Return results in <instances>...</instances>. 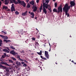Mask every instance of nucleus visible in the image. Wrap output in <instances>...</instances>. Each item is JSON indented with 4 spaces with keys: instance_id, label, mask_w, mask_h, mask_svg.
<instances>
[{
    "instance_id": "f257e3e1",
    "label": "nucleus",
    "mask_w": 76,
    "mask_h": 76,
    "mask_svg": "<svg viewBox=\"0 0 76 76\" xmlns=\"http://www.w3.org/2000/svg\"><path fill=\"white\" fill-rule=\"evenodd\" d=\"M70 9V6H69V5L67 4H65V5L63 8V11L65 12V15H67V17H69L70 16V15L67 12H69V10Z\"/></svg>"
},
{
    "instance_id": "f03ea898",
    "label": "nucleus",
    "mask_w": 76,
    "mask_h": 76,
    "mask_svg": "<svg viewBox=\"0 0 76 76\" xmlns=\"http://www.w3.org/2000/svg\"><path fill=\"white\" fill-rule=\"evenodd\" d=\"M29 3L30 4H31V5H33V6L32 7V9H33V12H36V11L37 10V8L34 4H35L34 1V0L31 1H30Z\"/></svg>"
},
{
    "instance_id": "7ed1b4c3",
    "label": "nucleus",
    "mask_w": 76,
    "mask_h": 76,
    "mask_svg": "<svg viewBox=\"0 0 76 76\" xmlns=\"http://www.w3.org/2000/svg\"><path fill=\"white\" fill-rule=\"evenodd\" d=\"M43 12L45 14H46L47 11H46V9H45V8L46 9H47L48 8V5H46L45 6V4H43Z\"/></svg>"
},
{
    "instance_id": "20e7f679",
    "label": "nucleus",
    "mask_w": 76,
    "mask_h": 76,
    "mask_svg": "<svg viewBox=\"0 0 76 76\" xmlns=\"http://www.w3.org/2000/svg\"><path fill=\"white\" fill-rule=\"evenodd\" d=\"M19 4H20L21 6H22L24 7H26V3L23 1H19Z\"/></svg>"
},
{
    "instance_id": "39448f33",
    "label": "nucleus",
    "mask_w": 76,
    "mask_h": 76,
    "mask_svg": "<svg viewBox=\"0 0 76 76\" xmlns=\"http://www.w3.org/2000/svg\"><path fill=\"white\" fill-rule=\"evenodd\" d=\"M5 76H8L10 75L9 73V69L8 68H6L5 69Z\"/></svg>"
},
{
    "instance_id": "423d86ee",
    "label": "nucleus",
    "mask_w": 76,
    "mask_h": 76,
    "mask_svg": "<svg viewBox=\"0 0 76 76\" xmlns=\"http://www.w3.org/2000/svg\"><path fill=\"white\" fill-rule=\"evenodd\" d=\"M10 53L12 54L14 56H15V55H18V54L17 53H16V52H15V50H11L10 51Z\"/></svg>"
},
{
    "instance_id": "0eeeda50",
    "label": "nucleus",
    "mask_w": 76,
    "mask_h": 76,
    "mask_svg": "<svg viewBox=\"0 0 76 76\" xmlns=\"http://www.w3.org/2000/svg\"><path fill=\"white\" fill-rule=\"evenodd\" d=\"M62 12V7L60 6L58 8V13H60V12Z\"/></svg>"
},
{
    "instance_id": "6e6552de",
    "label": "nucleus",
    "mask_w": 76,
    "mask_h": 76,
    "mask_svg": "<svg viewBox=\"0 0 76 76\" xmlns=\"http://www.w3.org/2000/svg\"><path fill=\"white\" fill-rule=\"evenodd\" d=\"M70 4L71 6H70V7H72L73 6H74L75 5V3L74 2V1H72L70 2Z\"/></svg>"
},
{
    "instance_id": "1a4fd4ad",
    "label": "nucleus",
    "mask_w": 76,
    "mask_h": 76,
    "mask_svg": "<svg viewBox=\"0 0 76 76\" xmlns=\"http://www.w3.org/2000/svg\"><path fill=\"white\" fill-rule=\"evenodd\" d=\"M11 12H13V11H14L15 12V7H14V4H12V5L11 7Z\"/></svg>"
},
{
    "instance_id": "9d476101",
    "label": "nucleus",
    "mask_w": 76,
    "mask_h": 76,
    "mask_svg": "<svg viewBox=\"0 0 76 76\" xmlns=\"http://www.w3.org/2000/svg\"><path fill=\"white\" fill-rule=\"evenodd\" d=\"M17 66H20L21 65V63L20 62L17 61L15 62Z\"/></svg>"
},
{
    "instance_id": "9b49d317",
    "label": "nucleus",
    "mask_w": 76,
    "mask_h": 76,
    "mask_svg": "<svg viewBox=\"0 0 76 76\" xmlns=\"http://www.w3.org/2000/svg\"><path fill=\"white\" fill-rule=\"evenodd\" d=\"M0 37H1L2 38H3V39H7L8 38V37H7V36H5L4 35H0Z\"/></svg>"
},
{
    "instance_id": "f8f14e48",
    "label": "nucleus",
    "mask_w": 76,
    "mask_h": 76,
    "mask_svg": "<svg viewBox=\"0 0 76 76\" xmlns=\"http://www.w3.org/2000/svg\"><path fill=\"white\" fill-rule=\"evenodd\" d=\"M45 56L46 57V58H48V52L47 51H45Z\"/></svg>"
},
{
    "instance_id": "ddd939ff",
    "label": "nucleus",
    "mask_w": 76,
    "mask_h": 76,
    "mask_svg": "<svg viewBox=\"0 0 76 76\" xmlns=\"http://www.w3.org/2000/svg\"><path fill=\"white\" fill-rule=\"evenodd\" d=\"M42 4H43H43H45V6H48V3L47 2H45L46 3H47V4H45V3H44V2L45 1L44 0H42Z\"/></svg>"
},
{
    "instance_id": "4468645a",
    "label": "nucleus",
    "mask_w": 76,
    "mask_h": 76,
    "mask_svg": "<svg viewBox=\"0 0 76 76\" xmlns=\"http://www.w3.org/2000/svg\"><path fill=\"white\" fill-rule=\"evenodd\" d=\"M0 68H3L4 69H6V67L2 66L1 64H0Z\"/></svg>"
},
{
    "instance_id": "2eb2a0df",
    "label": "nucleus",
    "mask_w": 76,
    "mask_h": 76,
    "mask_svg": "<svg viewBox=\"0 0 76 76\" xmlns=\"http://www.w3.org/2000/svg\"><path fill=\"white\" fill-rule=\"evenodd\" d=\"M31 18H34V16H35V15L34 12H31Z\"/></svg>"
},
{
    "instance_id": "dca6fc26",
    "label": "nucleus",
    "mask_w": 76,
    "mask_h": 76,
    "mask_svg": "<svg viewBox=\"0 0 76 76\" xmlns=\"http://www.w3.org/2000/svg\"><path fill=\"white\" fill-rule=\"evenodd\" d=\"M27 12H28L27 11H26L25 12H24V13H23L22 14V16H25V15H27Z\"/></svg>"
},
{
    "instance_id": "f3484780",
    "label": "nucleus",
    "mask_w": 76,
    "mask_h": 76,
    "mask_svg": "<svg viewBox=\"0 0 76 76\" xmlns=\"http://www.w3.org/2000/svg\"><path fill=\"white\" fill-rule=\"evenodd\" d=\"M3 51H5L6 53H9V51L8 50H7L6 49H3Z\"/></svg>"
},
{
    "instance_id": "a211bd4d",
    "label": "nucleus",
    "mask_w": 76,
    "mask_h": 76,
    "mask_svg": "<svg viewBox=\"0 0 76 76\" xmlns=\"http://www.w3.org/2000/svg\"><path fill=\"white\" fill-rule=\"evenodd\" d=\"M4 42H7H7H11V41L9 40H7L6 39H4Z\"/></svg>"
},
{
    "instance_id": "6ab92c4d",
    "label": "nucleus",
    "mask_w": 76,
    "mask_h": 76,
    "mask_svg": "<svg viewBox=\"0 0 76 76\" xmlns=\"http://www.w3.org/2000/svg\"><path fill=\"white\" fill-rule=\"evenodd\" d=\"M48 9L49 10L50 12H51V7H50V5H48Z\"/></svg>"
},
{
    "instance_id": "aec40b11",
    "label": "nucleus",
    "mask_w": 76,
    "mask_h": 76,
    "mask_svg": "<svg viewBox=\"0 0 76 76\" xmlns=\"http://www.w3.org/2000/svg\"><path fill=\"white\" fill-rule=\"evenodd\" d=\"M4 2L5 3V4H7H7H9V2H8V1L7 0H5L4 1Z\"/></svg>"
},
{
    "instance_id": "412c9836",
    "label": "nucleus",
    "mask_w": 76,
    "mask_h": 76,
    "mask_svg": "<svg viewBox=\"0 0 76 76\" xmlns=\"http://www.w3.org/2000/svg\"><path fill=\"white\" fill-rule=\"evenodd\" d=\"M31 7V5L27 3V5L26 7V8H29Z\"/></svg>"
},
{
    "instance_id": "4be33fe9",
    "label": "nucleus",
    "mask_w": 76,
    "mask_h": 76,
    "mask_svg": "<svg viewBox=\"0 0 76 76\" xmlns=\"http://www.w3.org/2000/svg\"><path fill=\"white\" fill-rule=\"evenodd\" d=\"M11 59H12V60H13V61H16V58L13 57H12L11 58Z\"/></svg>"
},
{
    "instance_id": "5701e85b",
    "label": "nucleus",
    "mask_w": 76,
    "mask_h": 76,
    "mask_svg": "<svg viewBox=\"0 0 76 76\" xmlns=\"http://www.w3.org/2000/svg\"><path fill=\"white\" fill-rule=\"evenodd\" d=\"M53 11L54 12H57V10L56 8L54 9L53 10Z\"/></svg>"
},
{
    "instance_id": "b1692460",
    "label": "nucleus",
    "mask_w": 76,
    "mask_h": 76,
    "mask_svg": "<svg viewBox=\"0 0 76 76\" xmlns=\"http://www.w3.org/2000/svg\"><path fill=\"white\" fill-rule=\"evenodd\" d=\"M9 63H12V64L13 63V61H12L11 60H9Z\"/></svg>"
},
{
    "instance_id": "393cba45",
    "label": "nucleus",
    "mask_w": 76,
    "mask_h": 76,
    "mask_svg": "<svg viewBox=\"0 0 76 76\" xmlns=\"http://www.w3.org/2000/svg\"><path fill=\"white\" fill-rule=\"evenodd\" d=\"M7 7L4 6L3 7V9H7Z\"/></svg>"
},
{
    "instance_id": "a878e982",
    "label": "nucleus",
    "mask_w": 76,
    "mask_h": 76,
    "mask_svg": "<svg viewBox=\"0 0 76 76\" xmlns=\"http://www.w3.org/2000/svg\"><path fill=\"white\" fill-rule=\"evenodd\" d=\"M15 13L16 15H19V12L18 11H16L15 12Z\"/></svg>"
},
{
    "instance_id": "bb28decb",
    "label": "nucleus",
    "mask_w": 76,
    "mask_h": 76,
    "mask_svg": "<svg viewBox=\"0 0 76 76\" xmlns=\"http://www.w3.org/2000/svg\"><path fill=\"white\" fill-rule=\"evenodd\" d=\"M2 40L0 39V46H1V44H2Z\"/></svg>"
},
{
    "instance_id": "cd10ccee",
    "label": "nucleus",
    "mask_w": 76,
    "mask_h": 76,
    "mask_svg": "<svg viewBox=\"0 0 76 76\" xmlns=\"http://www.w3.org/2000/svg\"><path fill=\"white\" fill-rule=\"evenodd\" d=\"M14 4H18V2H17V1H14Z\"/></svg>"
},
{
    "instance_id": "c85d7f7f",
    "label": "nucleus",
    "mask_w": 76,
    "mask_h": 76,
    "mask_svg": "<svg viewBox=\"0 0 76 76\" xmlns=\"http://www.w3.org/2000/svg\"><path fill=\"white\" fill-rule=\"evenodd\" d=\"M30 69H30V68H29V67L28 66H27V70H30Z\"/></svg>"
},
{
    "instance_id": "c756f323",
    "label": "nucleus",
    "mask_w": 76,
    "mask_h": 76,
    "mask_svg": "<svg viewBox=\"0 0 76 76\" xmlns=\"http://www.w3.org/2000/svg\"><path fill=\"white\" fill-rule=\"evenodd\" d=\"M1 32L2 33H4L5 34H7L6 32L5 31H2Z\"/></svg>"
},
{
    "instance_id": "7c9ffc66",
    "label": "nucleus",
    "mask_w": 76,
    "mask_h": 76,
    "mask_svg": "<svg viewBox=\"0 0 76 76\" xmlns=\"http://www.w3.org/2000/svg\"><path fill=\"white\" fill-rule=\"evenodd\" d=\"M5 65H6V66H10V65H9V64H7V63L5 62Z\"/></svg>"
},
{
    "instance_id": "2f4dec72",
    "label": "nucleus",
    "mask_w": 76,
    "mask_h": 76,
    "mask_svg": "<svg viewBox=\"0 0 76 76\" xmlns=\"http://www.w3.org/2000/svg\"><path fill=\"white\" fill-rule=\"evenodd\" d=\"M5 65H6V66H10V65H9V64H7V63L5 62Z\"/></svg>"
},
{
    "instance_id": "473e14b6",
    "label": "nucleus",
    "mask_w": 76,
    "mask_h": 76,
    "mask_svg": "<svg viewBox=\"0 0 76 76\" xmlns=\"http://www.w3.org/2000/svg\"><path fill=\"white\" fill-rule=\"evenodd\" d=\"M11 47L12 49H13V50H15V48H14L13 46H12Z\"/></svg>"
},
{
    "instance_id": "72a5a7b5",
    "label": "nucleus",
    "mask_w": 76,
    "mask_h": 76,
    "mask_svg": "<svg viewBox=\"0 0 76 76\" xmlns=\"http://www.w3.org/2000/svg\"><path fill=\"white\" fill-rule=\"evenodd\" d=\"M23 67H27V65H26V64H23Z\"/></svg>"
},
{
    "instance_id": "f704fd0d",
    "label": "nucleus",
    "mask_w": 76,
    "mask_h": 76,
    "mask_svg": "<svg viewBox=\"0 0 76 76\" xmlns=\"http://www.w3.org/2000/svg\"><path fill=\"white\" fill-rule=\"evenodd\" d=\"M42 6H41L39 8V10H42Z\"/></svg>"
},
{
    "instance_id": "c9c22d12",
    "label": "nucleus",
    "mask_w": 76,
    "mask_h": 76,
    "mask_svg": "<svg viewBox=\"0 0 76 76\" xmlns=\"http://www.w3.org/2000/svg\"><path fill=\"white\" fill-rule=\"evenodd\" d=\"M37 54H38L39 55H40V56H41V54H42V53H41L40 52H37Z\"/></svg>"
},
{
    "instance_id": "e433bc0d",
    "label": "nucleus",
    "mask_w": 76,
    "mask_h": 76,
    "mask_svg": "<svg viewBox=\"0 0 76 76\" xmlns=\"http://www.w3.org/2000/svg\"><path fill=\"white\" fill-rule=\"evenodd\" d=\"M55 7H57V3H55Z\"/></svg>"
},
{
    "instance_id": "4c0bfd02",
    "label": "nucleus",
    "mask_w": 76,
    "mask_h": 76,
    "mask_svg": "<svg viewBox=\"0 0 76 76\" xmlns=\"http://www.w3.org/2000/svg\"><path fill=\"white\" fill-rule=\"evenodd\" d=\"M1 57L3 58H5V56H4V55H3Z\"/></svg>"
},
{
    "instance_id": "58836bf2",
    "label": "nucleus",
    "mask_w": 76,
    "mask_h": 76,
    "mask_svg": "<svg viewBox=\"0 0 76 76\" xmlns=\"http://www.w3.org/2000/svg\"><path fill=\"white\" fill-rule=\"evenodd\" d=\"M5 63L6 62H1V64H5Z\"/></svg>"
},
{
    "instance_id": "ea45409f",
    "label": "nucleus",
    "mask_w": 76,
    "mask_h": 76,
    "mask_svg": "<svg viewBox=\"0 0 76 76\" xmlns=\"http://www.w3.org/2000/svg\"><path fill=\"white\" fill-rule=\"evenodd\" d=\"M16 56H18L17 57V58H18V59L20 57V56H19L18 55H16Z\"/></svg>"
},
{
    "instance_id": "a19ab883",
    "label": "nucleus",
    "mask_w": 76,
    "mask_h": 76,
    "mask_svg": "<svg viewBox=\"0 0 76 76\" xmlns=\"http://www.w3.org/2000/svg\"><path fill=\"white\" fill-rule=\"evenodd\" d=\"M39 0H36V2L37 3H39Z\"/></svg>"
},
{
    "instance_id": "79ce46f5",
    "label": "nucleus",
    "mask_w": 76,
    "mask_h": 76,
    "mask_svg": "<svg viewBox=\"0 0 76 76\" xmlns=\"http://www.w3.org/2000/svg\"><path fill=\"white\" fill-rule=\"evenodd\" d=\"M32 39L33 41H35V38H32Z\"/></svg>"
},
{
    "instance_id": "37998d69",
    "label": "nucleus",
    "mask_w": 76,
    "mask_h": 76,
    "mask_svg": "<svg viewBox=\"0 0 76 76\" xmlns=\"http://www.w3.org/2000/svg\"><path fill=\"white\" fill-rule=\"evenodd\" d=\"M4 55L5 57H6V53H4Z\"/></svg>"
},
{
    "instance_id": "c03bdc74",
    "label": "nucleus",
    "mask_w": 76,
    "mask_h": 76,
    "mask_svg": "<svg viewBox=\"0 0 76 76\" xmlns=\"http://www.w3.org/2000/svg\"><path fill=\"white\" fill-rule=\"evenodd\" d=\"M0 61H3V59H2V58H1V57L0 58Z\"/></svg>"
},
{
    "instance_id": "a18cd8bd",
    "label": "nucleus",
    "mask_w": 76,
    "mask_h": 76,
    "mask_svg": "<svg viewBox=\"0 0 76 76\" xmlns=\"http://www.w3.org/2000/svg\"><path fill=\"white\" fill-rule=\"evenodd\" d=\"M36 44H37V45H38H38H39V43H38V42H36Z\"/></svg>"
},
{
    "instance_id": "49530a36",
    "label": "nucleus",
    "mask_w": 76,
    "mask_h": 76,
    "mask_svg": "<svg viewBox=\"0 0 76 76\" xmlns=\"http://www.w3.org/2000/svg\"><path fill=\"white\" fill-rule=\"evenodd\" d=\"M24 62H25V63H28V61H26V60H24Z\"/></svg>"
},
{
    "instance_id": "de8ad7c7",
    "label": "nucleus",
    "mask_w": 76,
    "mask_h": 76,
    "mask_svg": "<svg viewBox=\"0 0 76 76\" xmlns=\"http://www.w3.org/2000/svg\"><path fill=\"white\" fill-rule=\"evenodd\" d=\"M43 60H47V58H43Z\"/></svg>"
},
{
    "instance_id": "09e8293b",
    "label": "nucleus",
    "mask_w": 76,
    "mask_h": 76,
    "mask_svg": "<svg viewBox=\"0 0 76 76\" xmlns=\"http://www.w3.org/2000/svg\"><path fill=\"white\" fill-rule=\"evenodd\" d=\"M24 63H25L24 62H23V61L21 62L22 64H24Z\"/></svg>"
},
{
    "instance_id": "8fccbe9b",
    "label": "nucleus",
    "mask_w": 76,
    "mask_h": 76,
    "mask_svg": "<svg viewBox=\"0 0 76 76\" xmlns=\"http://www.w3.org/2000/svg\"><path fill=\"white\" fill-rule=\"evenodd\" d=\"M40 57H41V58H42V59H43V58H44V57H42V56H40Z\"/></svg>"
},
{
    "instance_id": "3c124183",
    "label": "nucleus",
    "mask_w": 76,
    "mask_h": 76,
    "mask_svg": "<svg viewBox=\"0 0 76 76\" xmlns=\"http://www.w3.org/2000/svg\"><path fill=\"white\" fill-rule=\"evenodd\" d=\"M20 61H24V60L20 59Z\"/></svg>"
},
{
    "instance_id": "603ef678",
    "label": "nucleus",
    "mask_w": 76,
    "mask_h": 76,
    "mask_svg": "<svg viewBox=\"0 0 76 76\" xmlns=\"http://www.w3.org/2000/svg\"><path fill=\"white\" fill-rule=\"evenodd\" d=\"M29 1V0H27L26 1L27 3H28V1Z\"/></svg>"
},
{
    "instance_id": "864d4df0",
    "label": "nucleus",
    "mask_w": 76,
    "mask_h": 76,
    "mask_svg": "<svg viewBox=\"0 0 76 76\" xmlns=\"http://www.w3.org/2000/svg\"><path fill=\"white\" fill-rule=\"evenodd\" d=\"M46 3H48V0H45Z\"/></svg>"
},
{
    "instance_id": "5fc2aeb1",
    "label": "nucleus",
    "mask_w": 76,
    "mask_h": 76,
    "mask_svg": "<svg viewBox=\"0 0 76 76\" xmlns=\"http://www.w3.org/2000/svg\"><path fill=\"white\" fill-rule=\"evenodd\" d=\"M40 37L39 36H39H38L37 38H38V39H39Z\"/></svg>"
},
{
    "instance_id": "6e6d98bb",
    "label": "nucleus",
    "mask_w": 76,
    "mask_h": 76,
    "mask_svg": "<svg viewBox=\"0 0 76 76\" xmlns=\"http://www.w3.org/2000/svg\"><path fill=\"white\" fill-rule=\"evenodd\" d=\"M20 59H20V57H19V58L18 59V60H20Z\"/></svg>"
},
{
    "instance_id": "4d7b16f0",
    "label": "nucleus",
    "mask_w": 76,
    "mask_h": 76,
    "mask_svg": "<svg viewBox=\"0 0 76 76\" xmlns=\"http://www.w3.org/2000/svg\"><path fill=\"white\" fill-rule=\"evenodd\" d=\"M7 50H10V49H9V48L8 47H7Z\"/></svg>"
},
{
    "instance_id": "13d9d810",
    "label": "nucleus",
    "mask_w": 76,
    "mask_h": 76,
    "mask_svg": "<svg viewBox=\"0 0 76 76\" xmlns=\"http://www.w3.org/2000/svg\"><path fill=\"white\" fill-rule=\"evenodd\" d=\"M18 2L19 3V1H20V0H18Z\"/></svg>"
},
{
    "instance_id": "bf43d9fd",
    "label": "nucleus",
    "mask_w": 76,
    "mask_h": 76,
    "mask_svg": "<svg viewBox=\"0 0 76 76\" xmlns=\"http://www.w3.org/2000/svg\"><path fill=\"white\" fill-rule=\"evenodd\" d=\"M1 5V2L0 1V6Z\"/></svg>"
},
{
    "instance_id": "052dcab7",
    "label": "nucleus",
    "mask_w": 76,
    "mask_h": 76,
    "mask_svg": "<svg viewBox=\"0 0 76 76\" xmlns=\"http://www.w3.org/2000/svg\"><path fill=\"white\" fill-rule=\"evenodd\" d=\"M6 57H9V56L7 55H6Z\"/></svg>"
},
{
    "instance_id": "680f3d73",
    "label": "nucleus",
    "mask_w": 76,
    "mask_h": 76,
    "mask_svg": "<svg viewBox=\"0 0 76 76\" xmlns=\"http://www.w3.org/2000/svg\"><path fill=\"white\" fill-rule=\"evenodd\" d=\"M40 53L42 54V50H40Z\"/></svg>"
},
{
    "instance_id": "e2e57ef3",
    "label": "nucleus",
    "mask_w": 76,
    "mask_h": 76,
    "mask_svg": "<svg viewBox=\"0 0 76 76\" xmlns=\"http://www.w3.org/2000/svg\"><path fill=\"white\" fill-rule=\"evenodd\" d=\"M72 62H73V63H75V62H74V61H72Z\"/></svg>"
},
{
    "instance_id": "0e129e2a",
    "label": "nucleus",
    "mask_w": 76,
    "mask_h": 76,
    "mask_svg": "<svg viewBox=\"0 0 76 76\" xmlns=\"http://www.w3.org/2000/svg\"><path fill=\"white\" fill-rule=\"evenodd\" d=\"M49 44L50 46V47L51 46V45H50V42H49Z\"/></svg>"
},
{
    "instance_id": "69168bd1",
    "label": "nucleus",
    "mask_w": 76,
    "mask_h": 76,
    "mask_svg": "<svg viewBox=\"0 0 76 76\" xmlns=\"http://www.w3.org/2000/svg\"><path fill=\"white\" fill-rule=\"evenodd\" d=\"M28 13H29V14H31V12H28Z\"/></svg>"
},
{
    "instance_id": "338daca9",
    "label": "nucleus",
    "mask_w": 76,
    "mask_h": 76,
    "mask_svg": "<svg viewBox=\"0 0 76 76\" xmlns=\"http://www.w3.org/2000/svg\"><path fill=\"white\" fill-rule=\"evenodd\" d=\"M31 55H34V53H31Z\"/></svg>"
},
{
    "instance_id": "774afa93",
    "label": "nucleus",
    "mask_w": 76,
    "mask_h": 76,
    "mask_svg": "<svg viewBox=\"0 0 76 76\" xmlns=\"http://www.w3.org/2000/svg\"><path fill=\"white\" fill-rule=\"evenodd\" d=\"M37 17H35V19H37Z\"/></svg>"
}]
</instances>
